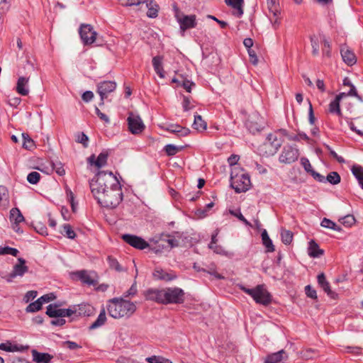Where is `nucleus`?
Returning <instances> with one entry per match:
<instances>
[{"label": "nucleus", "instance_id": "f257e3e1", "mask_svg": "<svg viewBox=\"0 0 363 363\" xmlns=\"http://www.w3.org/2000/svg\"><path fill=\"white\" fill-rule=\"evenodd\" d=\"M89 186L93 196L100 191L114 189L121 186L117 177L111 172L101 171L90 181Z\"/></svg>", "mask_w": 363, "mask_h": 363}, {"label": "nucleus", "instance_id": "f03ea898", "mask_svg": "<svg viewBox=\"0 0 363 363\" xmlns=\"http://www.w3.org/2000/svg\"><path fill=\"white\" fill-rule=\"evenodd\" d=\"M106 308L109 315L113 318L129 317L136 310L134 303L125 301L122 298H113L108 300Z\"/></svg>", "mask_w": 363, "mask_h": 363}, {"label": "nucleus", "instance_id": "7ed1b4c3", "mask_svg": "<svg viewBox=\"0 0 363 363\" xmlns=\"http://www.w3.org/2000/svg\"><path fill=\"white\" fill-rule=\"evenodd\" d=\"M98 203L104 208H115L123 201L121 185L114 189L100 191L99 194L94 196Z\"/></svg>", "mask_w": 363, "mask_h": 363}, {"label": "nucleus", "instance_id": "20e7f679", "mask_svg": "<svg viewBox=\"0 0 363 363\" xmlns=\"http://www.w3.org/2000/svg\"><path fill=\"white\" fill-rule=\"evenodd\" d=\"M240 289L250 295L257 303L260 305L267 306L272 301V296L264 284H259L254 289H248L240 285Z\"/></svg>", "mask_w": 363, "mask_h": 363}, {"label": "nucleus", "instance_id": "39448f33", "mask_svg": "<svg viewBox=\"0 0 363 363\" xmlns=\"http://www.w3.org/2000/svg\"><path fill=\"white\" fill-rule=\"evenodd\" d=\"M175 18L179 24L180 32L182 35L186 30L196 27V17L195 15H185L180 12L177 6H174Z\"/></svg>", "mask_w": 363, "mask_h": 363}, {"label": "nucleus", "instance_id": "423d86ee", "mask_svg": "<svg viewBox=\"0 0 363 363\" xmlns=\"http://www.w3.org/2000/svg\"><path fill=\"white\" fill-rule=\"evenodd\" d=\"M184 292L178 287L164 289V304L182 303L184 302Z\"/></svg>", "mask_w": 363, "mask_h": 363}, {"label": "nucleus", "instance_id": "0eeeda50", "mask_svg": "<svg viewBox=\"0 0 363 363\" xmlns=\"http://www.w3.org/2000/svg\"><path fill=\"white\" fill-rule=\"evenodd\" d=\"M230 179V186L236 193L245 192L250 187L251 182L248 174H242L236 176L231 174Z\"/></svg>", "mask_w": 363, "mask_h": 363}, {"label": "nucleus", "instance_id": "6e6552de", "mask_svg": "<svg viewBox=\"0 0 363 363\" xmlns=\"http://www.w3.org/2000/svg\"><path fill=\"white\" fill-rule=\"evenodd\" d=\"M299 157V150L296 147L286 145L284 147L279 155V161L283 164H291L296 162Z\"/></svg>", "mask_w": 363, "mask_h": 363}, {"label": "nucleus", "instance_id": "1a4fd4ad", "mask_svg": "<svg viewBox=\"0 0 363 363\" xmlns=\"http://www.w3.org/2000/svg\"><path fill=\"white\" fill-rule=\"evenodd\" d=\"M79 32L84 45H91L96 40L97 33L90 24H82Z\"/></svg>", "mask_w": 363, "mask_h": 363}, {"label": "nucleus", "instance_id": "9d476101", "mask_svg": "<svg viewBox=\"0 0 363 363\" xmlns=\"http://www.w3.org/2000/svg\"><path fill=\"white\" fill-rule=\"evenodd\" d=\"M127 121L128 129L132 134H140L145 129V125L138 115L134 114L133 113H129Z\"/></svg>", "mask_w": 363, "mask_h": 363}, {"label": "nucleus", "instance_id": "9b49d317", "mask_svg": "<svg viewBox=\"0 0 363 363\" xmlns=\"http://www.w3.org/2000/svg\"><path fill=\"white\" fill-rule=\"evenodd\" d=\"M116 88V83L113 81H104L97 85V93L100 96L99 106L104 104V100L108 94L113 91Z\"/></svg>", "mask_w": 363, "mask_h": 363}, {"label": "nucleus", "instance_id": "f8f14e48", "mask_svg": "<svg viewBox=\"0 0 363 363\" xmlns=\"http://www.w3.org/2000/svg\"><path fill=\"white\" fill-rule=\"evenodd\" d=\"M121 238L126 243L138 250H144L149 247V244L147 241L141 237L135 235L124 234L122 235Z\"/></svg>", "mask_w": 363, "mask_h": 363}, {"label": "nucleus", "instance_id": "ddd939ff", "mask_svg": "<svg viewBox=\"0 0 363 363\" xmlns=\"http://www.w3.org/2000/svg\"><path fill=\"white\" fill-rule=\"evenodd\" d=\"M147 300L164 304V289H149L145 291Z\"/></svg>", "mask_w": 363, "mask_h": 363}, {"label": "nucleus", "instance_id": "4468645a", "mask_svg": "<svg viewBox=\"0 0 363 363\" xmlns=\"http://www.w3.org/2000/svg\"><path fill=\"white\" fill-rule=\"evenodd\" d=\"M317 280L318 285L323 289L329 297L333 299L337 298V294L330 289V284L326 280L324 273L322 272L319 274L317 277Z\"/></svg>", "mask_w": 363, "mask_h": 363}, {"label": "nucleus", "instance_id": "2eb2a0df", "mask_svg": "<svg viewBox=\"0 0 363 363\" xmlns=\"http://www.w3.org/2000/svg\"><path fill=\"white\" fill-rule=\"evenodd\" d=\"M340 54L343 61L348 65L352 66L357 62V58L354 53L346 45H342Z\"/></svg>", "mask_w": 363, "mask_h": 363}, {"label": "nucleus", "instance_id": "dca6fc26", "mask_svg": "<svg viewBox=\"0 0 363 363\" xmlns=\"http://www.w3.org/2000/svg\"><path fill=\"white\" fill-rule=\"evenodd\" d=\"M74 275H75L82 283L89 286H95L96 284V281L91 274L86 270L77 271L74 273Z\"/></svg>", "mask_w": 363, "mask_h": 363}, {"label": "nucleus", "instance_id": "f3484780", "mask_svg": "<svg viewBox=\"0 0 363 363\" xmlns=\"http://www.w3.org/2000/svg\"><path fill=\"white\" fill-rule=\"evenodd\" d=\"M267 142L264 144L266 147H272L269 150L271 155L275 154L281 145L280 140L277 139V137L272 133L267 135Z\"/></svg>", "mask_w": 363, "mask_h": 363}, {"label": "nucleus", "instance_id": "a211bd4d", "mask_svg": "<svg viewBox=\"0 0 363 363\" xmlns=\"http://www.w3.org/2000/svg\"><path fill=\"white\" fill-rule=\"evenodd\" d=\"M28 82L29 77H20L18 78L16 84V91L19 94L22 96H27L28 94Z\"/></svg>", "mask_w": 363, "mask_h": 363}, {"label": "nucleus", "instance_id": "6ab92c4d", "mask_svg": "<svg viewBox=\"0 0 363 363\" xmlns=\"http://www.w3.org/2000/svg\"><path fill=\"white\" fill-rule=\"evenodd\" d=\"M164 130L179 136H186L190 133L189 128L182 127L178 124H170L164 128Z\"/></svg>", "mask_w": 363, "mask_h": 363}, {"label": "nucleus", "instance_id": "aec40b11", "mask_svg": "<svg viewBox=\"0 0 363 363\" xmlns=\"http://www.w3.org/2000/svg\"><path fill=\"white\" fill-rule=\"evenodd\" d=\"M94 313V308L89 303H81L77 306V315L90 316Z\"/></svg>", "mask_w": 363, "mask_h": 363}, {"label": "nucleus", "instance_id": "412c9836", "mask_svg": "<svg viewBox=\"0 0 363 363\" xmlns=\"http://www.w3.org/2000/svg\"><path fill=\"white\" fill-rule=\"evenodd\" d=\"M26 260L23 258H18V263L13 267V272L17 277H23L28 271V267L26 265Z\"/></svg>", "mask_w": 363, "mask_h": 363}, {"label": "nucleus", "instance_id": "4be33fe9", "mask_svg": "<svg viewBox=\"0 0 363 363\" xmlns=\"http://www.w3.org/2000/svg\"><path fill=\"white\" fill-rule=\"evenodd\" d=\"M162 56L157 55L152 58V66L155 72L160 78L164 77V71L162 67Z\"/></svg>", "mask_w": 363, "mask_h": 363}, {"label": "nucleus", "instance_id": "5701e85b", "mask_svg": "<svg viewBox=\"0 0 363 363\" xmlns=\"http://www.w3.org/2000/svg\"><path fill=\"white\" fill-rule=\"evenodd\" d=\"M153 275L156 279L166 281L174 280L177 277L175 274L168 273L162 269H156Z\"/></svg>", "mask_w": 363, "mask_h": 363}, {"label": "nucleus", "instance_id": "b1692460", "mask_svg": "<svg viewBox=\"0 0 363 363\" xmlns=\"http://www.w3.org/2000/svg\"><path fill=\"white\" fill-rule=\"evenodd\" d=\"M33 359L37 363H50L52 357L48 353H41L33 350L32 351Z\"/></svg>", "mask_w": 363, "mask_h": 363}, {"label": "nucleus", "instance_id": "393cba45", "mask_svg": "<svg viewBox=\"0 0 363 363\" xmlns=\"http://www.w3.org/2000/svg\"><path fill=\"white\" fill-rule=\"evenodd\" d=\"M225 3L227 5L230 6L232 8L236 9V13L235 14L238 17H240L243 14V0H225Z\"/></svg>", "mask_w": 363, "mask_h": 363}, {"label": "nucleus", "instance_id": "a878e982", "mask_svg": "<svg viewBox=\"0 0 363 363\" xmlns=\"http://www.w3.org/2000/svg\"><path fill=\"white\" fill-rule=\"evenodd\" d=\"M10 220L13 224H19L25 220V218L18 208H13L10 211Z\"/></svg>", "mask_w": 363, "mask_h": 363}, {"label": "nucleus", "instance_id": "bb28decb", "mask_svg": "<svg viewBox=\"0 0 363 363\" xmlns=\"http://www.w3.org/2000/svg\"><path fill=\"white\" fill-rule=\"evenodd\" d=\"M245 125L249 131L252 134H255L257 133L260 132L264 128L262 123H259L256 120L252 119L247 120Z\"/></svg>", "mask_w": 363, "mask_h": 363}, {"label": "nucleus", "instance_id": "cd10ccee", "mask_svg": "<svg viewBox=\"0 0 363 363\" xmlns=\"http://www.w3.org/2000/svg\"><path fill=\"white\" fill-rule=\"evenodd\" d=\"M345 96H354L357 99L358 101H359L360 102H363L362 96L358 94L356 87L354 86H352V89H350V91L347 93H340L335 96V99H336L337 101H340Z\"/></svg>", "mask_w": 363, "mask_h": 363}, {"label": "nucleus", "instance_id": "c85d7f7f", "mask_svg": "<svg viewBox=\"0 0 363 363\" xmlns=\"http://www.w3.org/2000/svg\"><path fill=\"white\" fill-rule=\"evenodd\" d=\"M285 354L286 352L284 350L270 354L267 357L265 363H278L284 359Z\"/></svg>", "mask_w": 363, "mask_h": 363}, {"label": "nucleus", "instance_id": "c756f323", "mask_svg": "<svg viewBox=\"0 0 363 363\" xmlns=\"http://www.w3.org/2000/svg\"><path fill=\"white\" fill-rule=\"evenodd\" d=\"M106 321V315L105 308H103L98 315L96 320L89 326V330L96 329L105 324Z\"/></svg>", "mask_w": 363, "mask_h": 363}, {"label": "nucleus", "instance_id": "7c9ffc66", "mask_svg": "<svg viewBox=\"0 0 363 363\" xmlns=\"http://www.w3.org/2000/svg\"><path fill=\"white\" fill-rule=\"evenodd\" d=\"M46 314L50 318H62V308L55 304H50L47 307Z\"/></svg>", "mask_w": 363, "mask_h": 363}, {"label": "nucleus", "instance_id": "2f4dec72", "mask_svg": "<svg viewBox=\"0 0 363 363\" xmlns=\"http://www.w3.org/2000/svg\"><path fill=\"white\" fill-rule=\"evenodd\" d=\"M308 255L311 257H318L323 255V250L319 248L318 245L314 240H311L309 242Z\"/></svg>", "mask_w": 363, "mask_h": 363}, {"label": "nucleus", "instance_id": "473e14b6", "mask_svg": "<svg viewBox=\"0 0 363 363\" xmlns=\"http://www.w3.org/2000/svg\"><path fill=\"white\" fill-rule=\"evenodd\" d=\"M267 8L269 13L273 16H277L280 14V6L279 0H267Z\"/></svg>", "mask_w": 363, "mask_h": 363}, {"label": "nucleus", "instance_id": "72a5a7b5", "mask_svg": "<svg viewBox=\"0 0 363 363\" xmlns=\"http://www.w3.org/2000/svg\"><path fill=\"white\" fill-rule=\"evenodd\" d=\"M148 10L147 12V16L149 18H156L158 16L159 6L154 1H150V2L146 4Z\"/></svg>", "mask_w": 363, "mask_h": 363}, {"label": "nucleus", "instance_id": "f704fd0d", "mask_svg": "<svg viewBox=\"0 0 363 363\" xmlns=\"http://www.w3.org/2000/svg\"><path fill=\"white\" fill-rule=\"evenodd\" d=\"M320 39L323 43L322 52L323 57H330L331 56V45L330 43L325 38L324 35L320 36Z\"/></svg>", "mask_w": 363, "mask_h": 363}, {"label": "nucleus", "instance_id": "c9c22d12", "mask_svg": "<svg viewBox=\"0 0 363 363\" xmlns=\"http://www.w3.org/2000/svg\"><path fill=\"white\" fill-rule=\"evenodd\" d=\"M262 243L267 248V252H272L275 250L272 241L269 238L266 230H264V231L262 233Z\"/></svg>", "mask_w": 363, "mask_h": 363}, {"label": "nucleus", "instance_id": "e433bc0d", "mask_svg": "<svg viewBox=\"0 0 363 363\" xmlns=\"http://www.w3.org/2000/svg\"><path fill=\"white\" fill-rule=\"evenodd\" d=\"M193 128L197 130H204L207 128V124L200 115H195Z\"/></svg>", "mask_w": 363, "mask_h": 363}, {"label": "nucleus", "instance_id": "4c0bfd02", "mask_svg": "<svg viewBox=\"0 0 363 363\" xmlns=\"http://www.w3.org/2000/svg\"><path fill=\"white\" fill-rule=\"evenodd\" d=\"M160 240L167 242L168 247L170 249L179 245V241L174 238L171 235L162 234Z\"/></svg>", "mask_w": 363, "mask_h": 363}, {"label": "nucleus", "instance_id": "58836bf2", "mask_svg": "<svg viewBox=\"0 0 363 363\" xmlns=\"http://www.w3.org/2000/svg\"><path fill=\"white\" fill-rule=\"evenodd\" d=\"M0 203L7 206L9 203V196L7 188L5 186L0 185Z\"/></svg>", "mask_w": 363, "mask_h": 363}, {"label": "nucleus", "instance_id": "ea45409f", "mask_svg": "<svg viewBox=\"0 0 363 363\" xmlns=\"http://www.w3.org/2000/svg\"><path fill=\"white\" fill-rule=\"evenodd\" d=\"M352 172L357 179L361 188L363 189V167L354 166L352 168Z\"/></svg>", "mask_w": 363, "mask_h": 363}, {"label": "nucleus", "instance_id": "a19ab883", "mask_svg": "<svg viewBox=\"0 0 363 363\" xmlns=\"http://www.w3.org/2000/svg\"><path fill=\"white\" fill-rule=\"evenodd\" d=\"M320 225L322 227H323V228H328V229H332V230H334L337 231V232H340L342 230L340 226H338L333 220H330L328 218H324L322 220V221L320 223Z\"/></svg>", "mask_w": 363, "mask_h": 363}, {"label": "nucleus", "instance_id": "79ce46f5", "mask_svg": "<svg viewBox=\"0 0 363 363\" xmlns=\"http://www.w3.org/2000/svg\"><path fill=\"white\" fill-rule=\"evenodd\" d=\"M22 137L23 139V147L28 150L33 149L35 147L33 140L27 133H22Z\"/></svg>", "mask_w": 363, "mask_h": 363}, {"label": "nucleus", "instance_id": "37998d69", "mask_svg": "<svg viewBox=\"0 0 363 363\" xmlns=\"http://www.w3.org/2000/svg\"><path fill=\"white\" fill-rule=\"evenodd\" d=\"M340 102L339 101H337L336 99L333 100L330 104H329V111L331 113H335L339 116H342V111L340 106Z\"/></svg>", "mask_w": 363, "mask_h": 363}, {"label": "nucleus", "instance_id": "c03bdc74", "mask_svg": "<svg viewBox=\"0 0 363 363\" xmlns=\"http://www.w3.org/2000/svg\"><path fill=\"white\" fill-rule=\"evenodd\" d=\"M311 40V44L312 47V54L314 56H318L319 55V39L315 35H311L310 36Z\"/></svg>", "mask_w": 363, "mask_h": 363}, {"label": "nucleus", "instance_id": "a18cd8bd", "mask_svg": "<svg viewBox=\"0 0 363 363\" xmlns=\"http://www.w3.org/2000/svg\"><path fill=\"white\" fill-rule=\"evenodd\" d=\"M61 233L69 239H74L76 236L72 226L67 223L62 225V230H61Z\"/></svg>", "mask_w": 363, "mask_h": 363}, {"label": "nucleus", "instance_id": "49530a36", "mask_svg": "<svg viewBox=\"0 0 363 363\" xmlns=\"http://www.w3.org/2000/svg\"><path fill=\"white\" fill-rule=\"evenodd\" d=\"M340 176L336 172H330L325 177V182H328L331 184L335 185L340 182Z\"/></svg>", "mask_w": 363, "mask_h": 363}, {"label": "nucleus", "instance_id": "de8ad7c7", "mask_svg": "<svg viewBox=\"0 0 363 363\" xmlns=\"http://www.w3.org/2000/svg\"><path fill=\"white\" fill-rule=\"evenodd\" d=\"M107 159H108V153L102 152L97 157V159L94 162V165L96 167H97L98 168H101L106 164Z\"/></svg>", "mask_w": 363, "mask_h": 363}, {"label": "nucleus", "instance_id": "09e8293b", "mask_svg": "<svg viewBox=\"0 0 363 363\" xmlns=\"http://www.w3.org/2000/svg\"><path fill=\"white\" fill-rule=\"evenodd\" d=\"M183 147H178L172 144L165 145L164 150L168 156H174L179 151L182 150Z\"/></svg>", "mask_w": 363, "mask_h": 363}, {"label": "nucleus", "instance_id": "8fccbe9b", "mask_svg": "<svg viewBox=\"0 0 363 363\" xmlns=\"http://www.w3.org/2000/svg\"><path fill=\"white\" fill-rule=\"evenodd\" d=\"M52 169L55 172L60 175L63 176L65 174V169H64V164L59 160L52 162L51 163Z\"/></svg>", "mask_w": 363, "mask_h": 363}, {"label": "nucleus", "instance_id": "3c124183", "mask_svg": "<svg viewBox=\"0 0 363 363\" xmlns=\"http://www.w3.org/2000/svg\"><path fill=\"white\" fill-rule=\"evenodd\" d=\"M42 303L40 299H37L35 301L30 303L26 308L27 313H34L38 311L42 308Z\"/></svg>", "mask_w": 363, "mask_h": 363}, {"label": "nucleus", "instance_id": "603ef678", "mask_svg": "<svg viewBox=\"0 0 363 363\" xmlns=\"http://www.w3.org/2000/svg\"><path fill=\"white\" fill-rule=\"evenodd\" d=\"M19 251L16 248L11 247L9 246L0 247V255H11L16 257Z\"/></svg>", "mask_w": 363, "mask_h": 363}, {"label": "nucleus", "instance_id": "864d4df0", "mask_svg": "<svg viewBox=\"0 0 363 363\" xmlns=\"http://www.w3.org/2000/svg\"><path fill=\"white\" fill-rule=\"evenodd\" d=\"M281 241L285 245H289L293 240V233L290 230H282L281 233Z\"/></svg>", "mask_w": 363, "mask_h": 363}, {"label": "nucleus", "instance_id": "5fc2aeb1", "mask_svg": "<svg viewBox=\"0 0 363 363\" xmlns=\"http://www.w3.org/2000/svg\"><path fill=\"white\" fill-rule=\"evenodd\" d=\"M109 267L111 269H115L117 272H121L123 271V268L121 267L120 264L118 263V260L115 259L114 257L111 256H108L107 258Z\"/></svg>", "mask_w": 363, "mask_h": 363}, {"label": "nucleus", "instance_id": "6e6d98bb", "mask_svg": "<svg viewBox=\"0 0 363 363\" xmlns=\"http://www.w3.org/2000/svg\"><path fill=\"white\" fill-rule=\"evenodd\" d=\"M0 350L6 352H16L19 350L17 345H12L9 341H7L5 343H1Z\"/></svg>", "mask_w": 363, "mask_h": 363}, {"label": "nucleus", "instance_id": "4d7b16f0", "mask_svg": "<svg viewBox=\"0 0 363 363\" xmlns=\"http://www.w3.org/2000/svg\"><path fill=\"white\" fill-rule=\"evenodd\" d=\"M119 2L123 6H132L147 2V0H119Z\"/></svg>", "mask_w": 363, "mask_h": 363}, {"label": "nucleus", "instance_id": "13d9d810", "mask_svg": "<svg viewBox=\"0 0 363 363\" xmlns=\"http://www.w3.org/2000/svg\"><path fill=\"white\" fill-rule=\"evenodd\" d=\"M40 179V174L37 172H32L27 177L28 182L31 184H36Z\"/></svg>", "mask_w": 363, "mask_h": 363}, {"label": "nucleus", "instance_id": "bf43d9fd", "mask_svg": "<svg viewBox=\"0 0 363 363\" xmlns=\"http://www.w3.org/2000/svg\"><path fill=\"white\" fill-rule=\"evenodd\" d=\"M342 223L347 227H350L355 223V218L354 216L348 214L344 216L342 219Z\"/></svg>", "mask_w": 363, "mask_h": 363}, {"label": "nucleus", "instance_id": "052dcab7", "mask_svg": "<svg viewBox=\"0 0 363 363\" xmlns=\"http://www.w3.org/2000/svg\"><path fill=\"white\" fill-rule=\"evenodd\" d=\"M301 164L304 168V170L308 174H311L314 170L308 159H307L306 157L301 158Z\"/></svg>", "mask_w": 363, "mask_h": 363}, {"label": "nucleus", "instance_id": "680f3d73", "mask_svg": "<svg viewBox=\"0 0 363 363\" xmlns=\"http://www.w3.org/2000/svg\"><path fill=\"white\" fill-rule=\"evenodd\" d=\"M305 292L308 297L312 299H317L316 291L312 288L311 285H307L305 286Z\"/></svg>", "mask_w": 363, "mask_h": 363}, {"label": "nucleus", "instance_id": "e2e57ef3", "mask_svg": "<svg viewBox=\"0 0 363 363\" xmlns=\"http://www.w3.org/2000/svg\"><path fill=\"white\" fill-rule=\"evenodd\" d=\"M88 140L89 138L85 133H81L78 134L77 142L79 143H82L84 147H86L88 146Z\"/></svg>", "mask_w": 363, "mask_h": 363}, {"label": "nucleus", "instance_id": "0e129e2a", "mask_svg": "<svg viewBox=\"0 0 363 363\" xmlns=\"http://www.w3.org/2000/svg\"><path fill=\"white\" fill-rule=\"evenodd\" d=\"M230 213L233 215L234 216L237 217L240 221L244 223L246 225H251L250 223L245 219V218L243 216V215L241 213L240 211H230Z\"/></svg>", "mask_w": 363, "mask_h": 363}, {"label": "nucleus", "instance_id": "69168bd1", "mask_svg": "<svg viewBox=\"0 0 363 363\" xmlns=\"http://www.w3.org/2000/svg\"><path fill=\"white\" fill-rule=\"evenodd\" d=\"M194 83L193 82H191L188 79H183L182 80L181 86H182L187 92H191V87L194 86Z\"/></svg>", "mask_w": 363, "mask_h": 363}, {"label": "nucleus", "instance_id": "338daca9", "mask_svg": "<svg viewBox=\"0 0 363 363\" xmlns=\"http://www.w3.org/2000/svg\"><path fill=\"white\" fill-rule=\"evenodd\" d=\"M247 52L249 55L250 62L252 65H256L258 62V58H257L255 51L252 49H249V50H247Z\"/></svg>", "mask_w": 363, "mask_h": 363}, {"label": "nucleus", "instance_id": "774afa93", "mask_svg": "<svg viewBox=\"0 0 363 363\" xmlns=\"http://www.w3.org/2000/svg\"><path fill=\"white\" fill-rule=\"evenodd\" d=\"M37 294L38 293L36 291H29L25 294L23 301L26 303H28L30 301L34 299L37 296Z\"/></svg>", "mask_w": 363, "mask_h": 363}]
</instances>
